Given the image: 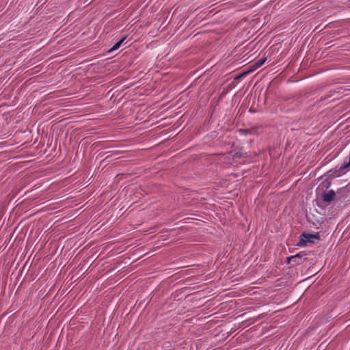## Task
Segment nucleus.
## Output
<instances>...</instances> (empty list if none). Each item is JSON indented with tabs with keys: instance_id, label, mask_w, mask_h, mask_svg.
I'll list each match as a JSON object with an SVG mask.
<instances>
[{
	"instance_id": "nucleus-1",
	"label": "nucleus",
	"mask_w": 350,
	"mask_h": 350,
	"mask_svg": "<svg viewBox=\"0 0 350 350\" xmlns=\"http://www.w3.org/2000/svg\"><path fill=\"white\" fill-rule=\"evenodd\" d=\"M314 239H320L319 232L310 234L304 232L301 234L300 241L297 243V245L302 246L306 245L307 243H314Z\"/></svg>"
},
{
	"instance_id": "nucleus-2",
	"label": "nucleus",
	"mask_w": 350,
	"mask_h": 350,
	"mask_svg": "<svg viewBox=\"0 0 350 350\" xmlns=\"http://www.w3.org/2000/svg\"><path fill=\"white\" fill-rule=\"evenodd\" d=\"M336 198V192L331 189L328 191H323L321 194V199L323 202L330 204Z\"/></svg>"
},
{
	"instance_id": "nucleus-3",
	"label": "nucleus",
	"mask_w": 350,
	"mask_h": 350,
	"mask_svg": "<svg viewBox=\"0 0 350 350\" xmlns=\"http://www.w3.org/2000/svg\"><path fill=\"white\" fill-rule=\"evenodd\" d=\"M306 256V254L305 252H301L296 255L291 256L290 257L287 258V262L288 264L291 263L293 262L295 265H299L301 263L300 260L301 258Z\"/></svg>"
},
{
	"instance_id": "nucleus-4",
	"label": "nucleus",
	"mask_w": 350,
	"mask_h": 350,
	"mask_svg": "<svg viewBox=\"0 0 350 350\" xmlns=\"http://www.w3.org/2000/svg\"><path fill=\"white\" fill-rule=\"evenodd\" d=\"M350 168V156L349 159L347 163H344L338 169L336 167L334 172L332 174H334L336 176H340L342 174H345V170Z\"/></svg>"
},
{
	"instance_id": "nucleus-5",
	"label": "nucleus",
	"mask_w": 350,
	"mask_h": 350,
	"mask_svg": "<svg viewBox=\"0 0 350 350\" xmlns=\"http://www.w3.org/2000/svg\"><path fill=\"white\" fill-rule=\"evenodd\" d=\"M266 60H267V57H262L259 60H258L256 62H255L252 66L254 68V69L256 70V69L258 68L259 67H260L261 66H262L265 64V62H266Z\"/></svg>"
},
{
	"instance_id": "nucleus-6",
	"label": "nucleus",
	"mask_w": 350,
	"mask_h": 350,
	"mask_svg": "<svg viewBox=\"0 0 350 350\" xmlns=\"http://www.w3.org/2000/svg\"><path fill=\"white\" fill-rule=\"evenodd\" d=\"M126 39V37H124L122 38V39H120L119 41H118L111 48L110 50H109V52H111L112 51H114V50H117L118 49H119L120 47V46L122 45V42L124 41V40Z\"/></svg>"
},
{
	"instance_id": "nucleus-7",
	"label": "nucleus",
	"mask_w": 350,
	"mask_h": 350,
	"mask_svg": "<svg viewBox=\"0 0 350 350\" xmlns=\"http://www.w3.org/2000/svg\"><path fill=\"white\" fill-rule=\"evenodd\" d=\"M233 157H234V158H237V159H239L241 157H247V153L245 152V153L243 154L241 152H236Z\"/></svg>"
},
{
	"instance_id": "nucleus-8",
	"label": "nucleus",
	"mask_w": 350,
	"mask_h": 350,
	"mask_svg": "<svg viewBox=\"0 0 350 350\" xmlns=\"http://www.w3.org/2000/svg\"><path fill=\"white\" fill-rule=\"evenodd\" d=\"M254 70H255V69L253 67V66L252 65L248 70H245L243 72L244 73L245 76H247L248 74H250V72H253Z\"/></svg>"
},
{
	"instance_id": "nucleus-9",
	"label": "nucleus",
	"mask_w": 350,
	"mask_h": 350,
	"mask_svg": "<svg viewBox=\"0 0 350 350\" xmlns=\"http://www.w3.org/2000/svg\"><path fill=\"white\" fill-rule=\"evenodd\" d=\"M251 131L252 130H250V129H244V130H243V132L245 133V134H247V133H250Z\"/></svg>"
},
{
	"instance_id": "nucleus-10",
	"label": "nucleus",
	"mask_w": 350,
	"mask_h": 350,
	"mask_svg": "<svg viewBox=\"0 0 350 350\" xmlns=\"http://www.w3.org/2000/svg\"><path fill=\"white\" fill-rule=\"evenodd\" d=\"M330 185H331V183L330 182H327L326 183V185H325V187L327 189V188H329L330 187Z\"/></svg>"
},
{
	"instance_id": "nucleus-11",
	"label": "nucleus",
	"mask_w": 350,
	"mask_h": 350,
	"mask_svg": "<svg viewBox=\"0 0 350 350\" xmlns=\"http://www.w3.org/2000/svg\"><path fill=\"white\" fill-rule=\"evenodd\" d=\"M239 77H241H241H244L245 76L244 75V73L242 72L241 74H239Z\"/></svg>"
},
{
	"instance_id": "nucleus-12",
	"label": "nucleus",
	"mask_w": 350,
	"mask_h": 350,
	"mask_svg": "<svg viewBox=\"0 0 350 350\" xmlns=\"http://www.w3.org/2000/svg\"><path fill=\"white\" fill-rule=\"evenodd\" d=\"M240 78H241V77H239V75L237 77H235V79H240Z\"/></svg>"
},
{
	"instance_id": "nucleus-13",
	"label": "nucleus",
	"mask_w": 350,
	"mask_h": 350,
	"mask_svg": "<svg viewBox=\"0 0 350 350\" xmlns=\"http://www.w3.org/2000/svg\"><path fill=\"white\" fill-rule=\"evenodd\" d=\"M342 189H339L338 191H337V193H339L340 191H341Z\"/></svg>"
}]
</instances>
